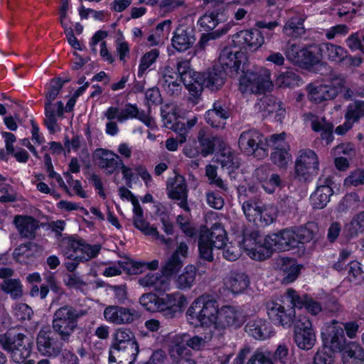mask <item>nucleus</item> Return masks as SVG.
<instances>
[{
	"instance_id": "f257e3e1",
	"label": "nucleus",
	"mask_w": 364,
	"mask_h": 364,
	"mask_svg": "<svg viewBox=\"0 0 364 364\" xmlns=\"http://www.w3.org/2000/svg\"><path fill=\"white\" fill-rule=\"evenodd\" d=\"M296 234L293 229H285L278 233L266 236L263 240L252 236L245 237L242 247L253 259L264 260L271 251H287L297 247Z\"/></svg>"
},
{
	"instance_id": "f03ea898",
	"label": "nucleus",
	"mask_w": 364,
	"mask_h": 364,
	"mask_svg": "<svg viewBox=\"0 0 364 364\" xmlns=\"http://www.w3.org/2000/svg\"><path fill=\"white\" fill-rule=\"evenodd\" d=\"M321 337L326 348L333 353H342L346 364H361L364 361V350L358 343L347 341L343 328L336 320L324 324Z\"/></svg>"
},
{
	"instance_id": "7ed1b4c3",
	"label": "nucleus",
	"mask_w": 364,
	"mask_h": 364,
	"mask_svg": "<svg viewBox=\"0 0 364 364\" xmlns=\"http://www.w3.org/2000/svg\"><path fill=\"white\" fill-rule=\"evenodd\" d=\"M302 304L301 297L293 289H288L282 297V304L273 301L267 304V313L274 323L288 328L295 317L294 308L301 309Z\"/></svg>"
},
{
	"instance_id": "20e7f679",
	"label": "nucleus",
	"mask_w": 364,
	"mask_h": 364,
	"mask_svg": "<svg viewBox=\"0 0 364 364\" xmlns=\"http://www.w3.org/2000/svg\"><path fill=\"white\" fill-rule=\"evenodd\" d=\"M88 310L68 305L58 309L53 316L52 331L65 343H69L77 327V319L87 315Z\"/></svg>"
},
{
	"instance_id": "39448f33",
	"label": "nucleus",
	"mask_w": 364,
	"mask_h": 364,
	"mask_svg": "<svg viewBox=\"0 0 364 364\" xmlns=\"http://www.w3.org/2000/svg\"><path fill=\"white\" fill-rule=\"evenodd\" d=\"M218 307L216 300L209 296H200L196 299L187 309V320L194 326L214 327L218 314Z\"/></svg>"
},
{
	"instance_id": "423d86ee",
	"label": "nucleus",
	"mask_w": 364,
	"mask_h": 364,
	"mask_svg": "<svg viewBox=\"0 0 364 364\" xmlns=\"http://www.w3.org/2000/svg\"><path fill=\"white\" fill-rule=\"evenodd\" d=\"M271 72L265 68H258L245 73L240 79L239 89L242 93L262 94L273 87Z\"/></svg>"
},
{
	"instance_id": "0eeeda50",
	"label": "nucleus",
	"mask_w": 364,
	"mask_h": 364,
	"mask_svg": "<svg viewBox=\"0 0 364 364\" xmlns=\"http://www.w3.org/2000/svg\"><path fill=\"white\" fill-rule=\"evenodd\" d=\"M195 78V84L191 88L189 100L193 104H197L198 99L200 96L203 87H207L212 91L219 90L225 83V73L219 68L208 69L204 73H198Z\"/></svg>"
},
{
	"instance_id": "6e6552de",
	"label": "nucleus",
	"mask_w": 364,
	"mask_h": 364,
	"mask_svg": "<svg viewBox=\"0 0 364 364\" xmlns=\"http://www.w3.org/2000/svg\"><path fill=\"white\" fill-rule=\"evenodd\" d=\"M25 338L24 334L11 331L0 334V346L16 363H23L31 354V348L29 346L25 345Z\"/></svg>"
},
{
	"instance_id": "1a4fd4ad",
	"label": "nucleus",
	"mask_w": 364,
	"mask_h": 364,
	"mask_svg": "<svg viewBox=\"0 0 364 364\" xmlns=\"http://www.w3.org/2000/svg\"><path fill=\"white\" fill-rule=\"evenodd\" d=\"M345 80L334 77L323 83H311L306 86L308 99L314 103H321L335 98L344 87Z\"/></svg>"
},
{
	"instance_id": "9d476101",
	"label": "nucleus",
	"mask_w": 364,
	"mask_h": 364,
	"mask_svg": "<svg viewBox=\"0 0 364 364\" xmlns=\"http://www.w3.org/2000/svg\"><path fill=\"white\" fill-rule=\"evenodd\" d=\"M269 139L255 129L244 131L240 136L238 145L240 150L247 155L263 158L268 154Z\"/></svg>"
},
{
	"instance_id": "9b49d317",
	"label": "nucleus",
	"mask_w": 364,
	"mask_h": 364,
	"mask_svg": "<svg viewBox=\"0 0 364 364\" xmlns=\"http://www.w3.org/2000/svg\"><path fill=\"white\" fill-rule=\"evenodd\" d=\"M63 245V252L67 258L78 259L80 262L96 257L101 250L100 245H91L81 240L68 239Z\"/></svg>"
},
{
	"instance_id": "f8f14e48",
	"label": "nucleus",
	"mask_w": 364,
	"mask_h": 364,
	"mask_svg": "<svg viewBox=\"0 0 364 364\" xmlns=\"http://www.w3.org/2000/svg\"><path fill=\"white\" fill-rule=\"evenodd\" d=\"M65 343L48 326L41 328L37 334V350L43 356L57 357L60 355Z\"/></svg>"
},
{
	"instance_id": "ddd939ff",
	"label": "nucleus",
	"mask_w": 364,
	"mask_h": 364,
	"mask_svg": "<svg viewBox=\"0 0 364 364\" xmlns=\"http://www.w3.org/2000/svg\"><path fill=\"white\" fill-rule=\"evenodd\" d=\"M319 168V161L316 154L311 149H302L299 152L295 164V173L300 180H307L315 175Z\"/></svg>"
},
{
	"instance_id": "4468645a",
	"label": "nucleus",
	"mask_w": 364,
	"mask_h": 364,
	"mask_svg": "<svg viewBox=\"0 0 364 364\" xmlns=\"http://www.w3.org/2000/svg\"><path fill=\"white\" fill-rule=\"evenodd\" d=\"M284 132L275 134L269 138L268 149L272 147L274 151L271 154L272 162L279 168H285L291 161L289 146L285 141Z\"/></svg>"
},
{
	"instance_id": "2eb2a0df",
	"label": "nucleus",
	"mask_w": 364,
	"mask_h": 364,
	"mask_svg": "<svg viewBox=\"0 0 364 364\" xmlns=\"http://www.w3.org/2000/svg\"><path fill=\"white\" fill-rule=\"evenodd\" d=\"M333 177L330 175H321L318 181L315 191L311 195V203L314 208L322 209L330 201V198L333 193Z\"/></svg>"
},
{
	"instance_id": "dca6fc26",
	"label": "nucleus",
	"mask_w": 364,
	"mask_h": 364,
	"mask_svg": "<svg viewBox=\"0 0 364 364\" xmlns=\"http://www.w3.org/2000/svg\"><path fill=\"white\" fill-rule=\"evenodd\" d=\"M244 321L241 311L235 306L225 305L218 307L214 328L218 330H224L229 328H237Z\"/></svg>"
},
{
	"instance_id": "f3484780",
	"label": "nucleus",
	"mask_w": 364,
	"mask_h": 364,
	"mask_svg": "<svg viewBox=\"0 0 364 364\" xmlns=\"http://www.w3.org/2000/svg\"><path fill=\"white\" fill-rule=\"evenodd\" d=\"M103 316L106 321L115 325L132 323L139 316L135 309L117 305L107 306Z\"/></svg>"
},
{
	"instance_id": "a211bd4d",
	"label": "nucleus",
	"mask_w": 364,
	"mask_h": 364,
	"mask_svg": "<svg viewBox=\"0 0 364 364\" xmlns=\"http://www.w3.org/2000/svg\"><path fill=\"white\" fill-rule=\"evenodd\" d=\"M132 220L134 227L142 232L144 235L152 236L155 239L159 240L161 243L167 245L171 243V238H166L165 236L160 235L157 228L150 225V224L144 218L143 210L140 204L136 201L134 203V215Z\"/></svg>"
},
{
	"instance_id": "6ab92c4d",
	"label": "nucleus",
	"mask_w": 364,
	"mask_h": 364,
	"mask_svg": "<svg viewBox=\"0 0 364 364\" xmlns=\"http://www.w3.org/2000/svg\"><path fill=\"white\" fill-rule=\"evenodd\" d=\"M186 297L180 293L168 294L161 297L160 311L168 318H174L186 304Z\"/></svg>"
},
{
	"instance_id": "aec40b11",
	"label": "nucleus",
	"mask_w": 364,
	"mask_h": 364,
	"mask_svg": "<svg viewBox=\"0 0 364 364\" xmlns=\"http://www.w3.org/2000/svg\"><path fill=\"white\" fill-rule=\"evenodd\" d=\"M94 158L98 166L107 175L114 173L122 161L118 154L105 149H97L94 153Z\"/></svg>"
},
{
	"instance_id": "412c9836",
	"label": "nucleus",
	"mask_w": 364,
	"mask_h": 364,
	"mask_svg": "<svg viewBox=\"0 0 364 364\" xmlns=\"http://www.w3.org/2000/svg\"><path fill=\"white\" fill-rule=\"evenodd\" d=\"M139 352V345L110 348L109 364H133Z\"/></svg>"
},
{
	"instance_id": "4be33fe9",
	"label": "nucleus",
	"mask_w": 364,
	"mask_h": 364,
	"mask_svg": "<svg viewBox=\"0 0 364 364\" xmlns=\"http://www.w3.org/2000/svg\"><path fill=\"white\" fill-rule=\"evenodd\" d=\"M235 48L226 47L220 53L219 56V62L224 68H230L237 72L240 68V65L244 64L246 60V56L243 52Z\"/></svg>"
},
{
	"instance_id": "5701e85b",
	"label": "nucleus",
	"mask_w": 364,
	"mask_h": 364,
	"mask_svg": "<svg viewBox=\"0 0 364 364\" xmlns=\"http://www.w3.org/2000/svg\"><path fill=\"white\" fill-rule=\"evenodd\" d=\"M232 43L240 48L247 46L257 49L264 43V38L258 31H241L232 36Z\"/></svg>"
},
{
	"instance_id": "b1692460",
	"label": "nucleus",
	"mask_w": 364,
	"mask_h": 364,
	"mask_svg": "<svg viewBox=\"0 0 364 364\" xmlns=\"http://www.w3.org/2000/svg\"><path fill=\"white\" fill-rule=\"evenodd\" d=\"M245 331L257 340H265L273 336L270 323L261 318L250 320L245 326Z\"/></svg>"
},
{
	"instance_id": "393cba45",
	"label": "nucleus",
	"mask_w": 364,
	"mask_h": 364,
	"mask_svg": "<svg viewBox=\"0 0 364 364\" xmlns=\"http://www.w3.org/2000/svg\"><path fill=\"white\" fill-rule=\"evenodd\" d=\"M229 117L230 112L228 109L219 102H215L213 108L208 109L205 113L207 123L215 128H224L226 120Z\"/></svg>"
},
{
	"instance_id": "a878e982",
	"label": "nucleus",
	"mask_w": 364,
	"mask_h": 364,
	"mask_svg": "<svg viewBox=\"0 0 364 364\" xmlns=\"http://www.w3.org/2000/svg\"><path fill=\"white\" fill-rule=\"evenodd\" d=\"M140 286L153 289L157 291H166L169 289L170 279L165 277L161 272H149L139 279Z\"/></svg>"
},
{
	"instance_id": "bb28decb",
	"label": "nucleus",
	"mask_w": 364,
	"mask_h": 364,
	"mask_svg": "<svg viewBox=\"0 0 364 364\" xmlns=\"http://www.w3.org/2000/svg\"><path fill=\"white\" fill-rule=\"evenodd\" d=\"M181 79L173 68L166 66L162 72L160 83L163 88L170 95H178L181 90Z\"/></svg>"
},
{
	"instance_id": "cd10ccee",
	"label": "nucleus",
	"mask_w": 364,
	"mask_h": 364,
	"mask_svg": "<svg viewBox=\"0 0 364 364\" xmlns=\"http://www.w3.org/2000/svg\"><path fill=\"white\" fill-rule=\"evenodd\" d=\"M317 50L321 55V58H326L335 63L344 62L348 53L344 48L330 43L319 44Z\"/></svg>"
},
{
	"instance_id": "c85d7f7f",
	"label": "nucleus",
	"mask_w": 364,
	"mask_h": 364,
	"mask_svg": "<svg viewBox=\"0 0 364 364\" xmlns=\"http://www.w3.org/2000/svg\"><path fill=\"white\" fill-rule=\"evenodd\" d=\"M254 109L263 117H267L274 112H276L278 116H282L285 112L280 103L277 102L272 96H264L260 98L255 103Z\"/></svg>"
},
{
	"instance_id": "c756f323",
	"label": "nucleus",
	"mask_w": 364,
	"mask_h": 364,
	"mask_svg": "<svg viewBox=\"0 0 364 364\" xmlns=\"http://www.w3.org/2000/svg\"><path fill=\"white\" fill-rule=\"evenodd\" d=\"M14 223L19 234L25 238H33L39 227L38 220L27 215H16Z\"/></svg>"
},
{
	"instance_id": "7c9ffc66",
	"label": "nucleus",
	"mask_w": 364,
	"mask_h": 364,
	"mask_svg": "<svg viewBox=\"0 0 364 364\" xmlns=\"http://www.w3.org/2000/svg\"><path fill=\"white\" fill-rule=\"evenodd\" d=\"M192 33V31L189 29L177 28L171 40L173 47L178 51L187 50L193 45L196 41Z\"/></svg>"
},
{
	"instance_id": "2f4dec72",
	"label": "nucleus",
	"mask_w": 364,
	"mask_h": 364,
	"mask_svg": "<svg viewBox=\"0 0 364 364\" xmlns=\"http://www.w3.org/2000/svg\"><path fill=\"white\" fill-rule=\"evenodd\" d=\"M225 285L233 294H239L247 288L249 279L242 272H231L225 279Z\"/></svg>"
},
{
	"instance_id": "473e14b6",
	"label": "nucleus",
	"mask_w": 364,
	"mask_h": 364,
	"mask_svg": "<svg viewBox=\"0 0 364 364\" xmlns=\"http://www.w3.org/2000/svg\"><path fill=\"white\" fill-rule=\"evenodd\" d=\"M161 115L166 127L171 129L176 132L186 130L185 124L177 122V117L174 107L166 105L161 107Z\"/></svg>"
},
{
	"instance_id": "72a5a7b5",
	"label": "nucleus",
	"mask_w": 364,
	"mask_h": 364,
	"mask_svg": "<svg viewBox=\"0 0 364 364\" xmlns=\"http://www.w3.org/2000/svg\"><path fill=\"white\" fill-rule=\"evenodd\" d=\"M280 271L282 272V282L289 284L297 278L300 268L293 259L281 258L279 263Z\"/></svg>"
},
{
	"instance_id": "f704fd0d",
	"label": "nucleus",
	"mask_w": 364,
	"mask_h": 364,
	"mask_svg": "<svg viewBox=\"0 0 364 364\" xmlns=\"http://www.w3.org/2000/svg\"><path fill=\"white\" fill-rule=\"evenodd\" d=\"M133 109L132 104L127 103L122 109L118 107L111 106L108 107L104 112V116L109 121L116 119L119 123H124L126 121L131 119L133 116Z\"/></svg>"
},
{
	"instance_id": "c9c22d12",
	"label": "nucleus",
	"mask_w": 364,
	"mask_h": 364,
	"mask_svg": "<svg viewBox=\"0 0 364 364\" xmlns=\"http://www.w3.org/2000/svg\"><path fill=\"white\" fill-rule=\"evenodd\" d=\"M168 196L170 198L179 200L188 197V189L185 178L181 176H176L167 185Z\"/></svg>"
},
{
	"instance_id": "e433bc0d",
	"label": "nucleus",
	"mask_w": 364,
	"mask_h": 364,
	"mask_svg": "<svg viewBox=\"0 0 364 364\" xmlns=\"http://www.w3.org/2000/svg\"><path fill=\"white\" fill-rule=\"evenodd\" d=\"M178 77L181 79L184 86L191 94V88L195 84V78L198 73L190 68V63L188 60H181L177 63V72Z\"/></svg>"
},
{
	"instance_id": "4c0bfd02",
	"label": "nucleus",
	"mask_w": 364,
	"mask_h": 364,
	"mask_svg": "<svg viewBox=\"0 0 364 364\" xmlns=\"http://www.w3.org/2000/svg\"><path fill=\"white\" fill-rule=\"evenodd\" d=\"M264 203L258 198H248L242 202V209L245 218L250 222L257 223L259 213Z\"/></svg>"
},
{
	"instance_id": "58836bf2",
	"label": "nucleus",
	"mask_w": 364,
	"mask_h": 364,
	"mask_svg": "<svg viewBox=\"0 0 364 364\" xmlns=\"http://www.w3.org/2000/svg\"><path fill=\"white\" fill-rule=\"evenodd\" d=\"M139 345L132 331L128 328H120L116 330L110 348H117Z\"/></svg>"
},
{
	"instance_id": "ea45409f",
	"label": "nucleus",
	"mask_w": 364,
	"mask_h": 364,
	"mask_svg": "<svg viewBox=\"0 0 364 364\" xmlns=\"http://www.w3.org/2000/svg\"><path fill=\"white\" fill-rule=\"evenodd\" d=\"M201 232L208 236V240L215 248L220 249L225 245L226 234L220 224L215 223L210 230Z\"/></svg>"
},
{
	"instance_id": "a19ab883",
	"label": "nucleus",
	"mask_w": 364,
	"mask_h": 364,
	"mask_svg": "<svg viewBox=\"0 0 364 364\" xmlns=\"http://www.w3.org/2000/svg\"><path fill=\"white\" fill-rule=\"evenodd\" d=\"M196 269L193 265H187L182 273L174 280L176 287L181 290L190 289L196 279Z\"/></svg>"
},
{
	"instance_id": "79ce46f5",
	"label": "nucleus",
	"mask_w": 364,
	"mask_h": 364,
	"mask_svg": "<svg viewBox=\"0 0 364 364\" xmlns=\"http://www.w3.org/2000/svg\"><path fill=\"white\" fill-rule=\"evenodd\" d=\"M360 205L359 196L355 193H351L346 195L341 200L337 207V211L341 215L347 214L358 209Z\"/></svg>"
},
{
	"instance_id": "37998d69",
	"label": "nucleus",
	"mask_w": 364,
	"mask_h": 364,
	"mask_svg": "<svg viewBox=\"0 0 364 364\" xmlns=\"http://www.w3.org/2000/svg\"><path fill=\"white\" fill-rule=\"evenodd\" d=\"M364 231V211L356 214L350 222L347 223L344 232L348 237H354Z\"/></svg>"
},
{
	"instance_id": "c03bdc74",
	"label": "nucleus",
	"mask_w": 364,
	"mask_h": 364,
	"mask_svg": "<svg viewBox=\"0 0 364 364\" xmlns=\"http://www.w3.org/2000/svg\"><path fill=\"white\" fill-rule=\"evenodd\" d=\"M57 106V114L55 113L53 109H45V124L51 133L60 131V127L57 124V117H62L64 112V105L62 102H58Z\"/></svg>"
},
{
	"instance_id": "a18cd8bd",
	"label": "nucleus",
	"mask_w": 364,
	"mask_h": 364,
	"mask_svg": "<svg viewBox=\"0 0 364 364\" xmlns=\"http://www.w3.org/2000/svg\"><path fill=\"white\" fill-rule=\"evenodd\" d=\"M294 341L299 348L310 350L315 345L316 333L314 331H295Z\"/></svg>"
},
{
	"instance_id": "49530a36",
	"label": "nucleus",
	"mask_w": 364,
	"mask_h": 364,
	"mask_svg": "<svg viewBox=\"0 0 364 364\" xmlns=\"http://www.w3.org/2000/svg\"><path fill=\"white\" fill-rule=\"evenodd\" d=\"M217 161L229 174L239 167V161L230 149H224L218 156Z\"/></svg>"
},
{
	"instance_id": "de8ad7c7",
	"label": "nucleus",
	"mask_w": 364,
	"mask_h": 364,
	"mask_svg": "<svg viewBox=\"0 0 364 364\" xmlns=\"http://www.w3.org/2000/svg\"><path fill=\"white\" fill-rule=\"evenodd\" d=\"M1 289L14 299H17L23 296V285L18 279H4L1 284Z\"/></svg>"
},
{
	"instance_id": "09e8293b",
	"label": "nucleus",
	"mask_w": 364,
	"mask_h": 364,
	"mask_svg": "<svg viewBox=\"0 0 364 364\" xmlns=\"http://www.w3.org/2000/svg\"><path fill=\"white\" fill-rule=\"evenodd\" d=\"M283 32L294 38L301 36L304 33L303 19L298 16L291 18L284 25Z\"/></svg>"
},
{
	"instance_id": "8fccbe9b",
	"label": "nucleus",
	"mask_w": 364,
	"mask_h": 364,
	"mask_svg": "<svg viewBox=\"0 0 364 364\" xmlns=\"http://www.w3.org/2000/svg\"><path fill=\"white\" fill-rule=\"evenodd\" d=\"M159 55V51L156 48L151 49L149 52L146 53L141 58L138 69V77L139 78L144 77L149 69H151Z\"/></svg>"
},
{
	"instance_id": "3c124183",
	"label": "nucleus",
	"mask_w": 364,
	"mask_h": 364,
	"mask_svg": "<svg viewBox=\"0 0 364 364\" xmlns=\"http://www.w3.org/2000/svg\"><path fill=\"white\" fill-rule=\"evenodd\" d=\"M65 82L66 81H63L60 78L54 79L50 81L46 95V101L45 103V109H53V104L52 102L58 97Z\"/></svg>"
},
{
	"instance_id": "603ef678",
	"label": "nucleus",
	"mask_w": 364,
	"mask_h": 364,
	"mask_svg": "<svg viewBox=\"0 0 364 364\" xmlns=\"http://www.w3.org/2000/svg\"><path fill=\"white\" fill-rule=\"evenodd\" d=\"M300 77L293 70L280 73L276 78V84L279 87H291L299 85Z\"/></svg>"
},
{
	"instance_id": "864d4df0",
	"label": "nucleus",
	"mask_w": 364,
	"mask_h": 364,
	"mask_svg": "<svg viewBox=\"0 0 364 364\" xmlns=\"http://www.w3.org/2000/svg\"><path fill=\"white\" fill-rule=\"evenodd\" d=\"M139 303L149 312H159L161 297L153 293L144 294L140 297Z\"/></svg>"
},
{
	"instance_id": "5fc2aeb1",
	"label": "nucleus",
	"mask_w": 364,
	"mask_h": 364,
	"mask_svg": "<svg viewBox=\"0 0 364 364\" xmlns=\"http://www.w3.org/2000/svg\"><path fill=\"white\" fill-rule=\"evenodd\" d=\"M364 117V101H355L350 103L347 108L345 117L353 124L360 117Z\"/></svg>"
},
{
	"instance_id": "6e6d98bb",
	"label": "nucleus",
	"mask_w": 364,
	"mask_h": 364,
	"mask_svg": "<svg viewBox=\"0 0 364 364\" xmlns=\"http://www.w3.org/2000/svg\"><path fill=\"white\" fill-rule=\"evenodd\" d=\"M183 265V260L171 255L166 259L163 265L161 273L169 279L171 276L176 274L181 269Z\"/></svg>"
},
{
	"instance_id": "4d7b16f0",
	"label": "nucleus",
	"mask_w": 364,
	"mask_h": 364,
	"mask_svg": "<svg viewBox=\"0 0 364 364\" xmlns=\"http://www.w3.org/2000/svg\"><path fill=\"white\" fill-rule=\"evenodd\" d=\"M31 247L32 244L30 242L22 244L16 247L13 253L16 260L20 263L24 264L29 262L33 256V252Z\"/></svg>"
},
{
	"instance_id": "13d9d810",
	"label": "nucleus",
	"mask_w": 364,
	"mask_h": 364,
	"mask_svg": "<svg viewBox=\"0 0 364 364\" xmlns=\"http://www.w3.org/2000/svg\"><path fill=\"white\" fill-rule=\"evenodd\" d=\"M198 140L200 146V154L206 157L214 151V138L210 137L205 134L204 130H200L198 133Z\"/></svg>"
},
{
	"instance_id": "bf43d9fd",
	"label": "nucleus",
	"mask_w": 364,
	"mask_h": 364,
	"mask_svg": "<svg viewBox=\"0 0 364 364\" xmlns=\"http://www.w3.org/2000/svg\"><path fill=\"white\" fill-rule=\"evenodd\" d=\"M213 247L214 246L208 240V236L200 232L198 240V250L200 257L209 262L212 261L213 259Z\"/></svg>"
},
{
	"instance_id": "052dcab7",
	"label": "nucleus",
	"mask_w": 364,
	"mask_h": 364,
	"mask_svg": "<svg viewBox=\"0 0 364 364\" xmlns=\"http://www.w3.org/2000/svg\"><path fill=\"white\" fill-rule=\"evenodd\" d=\"M261 213H259L257 222L262 226H267L273 223L276 218V211L273 205L264 204L261 208Z\"/></svg>"
},
{
	"instance_id": "680f3d73",
	"label": "nucleus",
	"mask_w": 364,
	"mask_h": 364,
	"mask_svg": "<svg viewBox=\"0 0 364 364\" xmlns=\"http://www.w3.org/2000/svg\"><path fill=\"white\" fill-rule=\"evenodd\" d=\"M314 223H309L304 227L293 229L296 234L297 245L311 241L314 237Z\"/></svg>"
},
{
	"instance_id": "e2e57ef3",
	"label": "nucleus",
	"mask_w": 364,
	"mask_h": 364,
	"mask_svg": "<svg viewBox=\"0 0 364 364\" xmlns=\"http://www.w3.org/2000/svg\"><path fill=\"white\" fill-rule=\"evenodd\" d=\"M305 50V48L300 46L296 43L289 44L285 55L288 60L296 64H301L303 57V51Z\"/></svg>"
},
{
	"instance_id": "0e129e2a",
	"label": "nucleus",
	"mask_w": 364,
	"mask_h": 364,
	"mask_svg": "<svg viewBox=\"0 0 364 364\" xmlns=\"http://www.w3.org/2000/svg\"><path fill=\"white\" fill-rule=\"evenodd\" d=\"M205 175L208 178L210 184H214L223 191H228L227 184L218 176L216 167L213 165H208L205 167Z\"/></svg>"
},
{
	"instance_id": "69168bd1",
	"label": "nucleus",
	"mask_w": 364,
	"mask_h": 364,
	"mask_svg": "<svg viewBox=\"0 0 364 364\" xmlns=\"http://www.w3.org/2000/svg\"><path fill=\"white\" fill-rule=\"evenodd\" d=\"M306 119L310 122L311 129L317 132H321L326 129V127L332 125V124L327 122L324 117L311 113L306 115Z\"/></svg>"
},
{
	"instance_id": "338daca9",
	"label": "nucleus",
	"mask_w": 364,
	"mask_h": 364,
	"mask_svg": "<svg viewBox=\"0 0 364 364\" xmlns=\"http://www.w3.org/2000/svg\"><path fill=\"white\" fill-rule=\"evenodd\" d=\"M198 24L205 31L213 30L218 24V14L214 12L205 14L199 18Z\"/></svg>"
},
{
	"instance_id": "774afa93",
	"label": "nucleus",
	"mask_w": 364,
	"mask_h": 364,
	"mask_svg": "<svg viewBox=\"0 0 364 364\" xmlns=\"http://www.w3.org/2000/svg\"><path fill=\"white\" fill-rule=\"evenodd\" d=\"M348 278L351 282H360L364 279V271L358 261H351L348 264Z\"/></svg>"
}]
</instances>
